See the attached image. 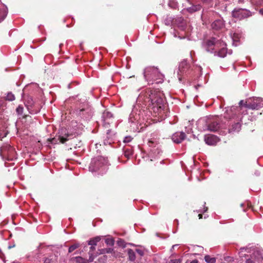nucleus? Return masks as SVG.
<instances>
[{"label":"nucleus","instance_id":"nucleus-1","mask_svg":"<svg viewBox=\"0 0 263 263\" xmlns=\"http://www.w3.org/2000/svg\"><path fill=\"white\" fill-rule=\"evenodd\" d=\"M162 92L158 89H146L139 95L136 104L133 106L129 116V122L133 131L140 132L144 126L145 122L150 118L151 109L156 114L162 115L166 107Z\"/></svg>","mask_w":263,"mask_h":263},{"label":"nucleus","instance_id":"nucleus-2","mask_svg":"<svg viewBox=\"0 0 263 263\" xmlns=\"http://www.w3.org/2000/svg\"><path fill=\"white\" fill-rule=\"evenodd\" d=\"M238 253L240 257H248L244 263H260L263 260V251L254 245L241 248Z\"/></svg>","mask_w":263,"mask_h":263},{"label":"nucleus","instance_id":"nucleus-3","mask_svg":"<svg viewBox=\"0 0 263 263\" xmlns=\"http://www.w3.org/2000/svg\"><path fill=\"white\" fill-rule=\"evenodd\" d=\"M206 51L213 52L214 51L216 52L217 48H220L217 52V55L221 58H224L227 53V49L226 44L223 41H219L213 38L206 42Z\"/></svg>","mask_w":263,"mask_h":263},{"label":"nucleus","instance_id":"nucleus-4","mask_svg":"<svg viewBox=\"0 0 263 263\" xmlns=\"http://www.w3.org/2000/svg\"><path fill=\"white\" fill-rule=\"evenodd\" d=\"M144 78L149 84L162 83L163 81L164 76L157 67H147L143 72Z\"/></svg>","mask_w":263,"mask_h":263},{"label":"nucleus","instance_id":"nucleus-5","mask_svg":"<svg viewBox=\"0 0 263 263\" xmlns=\"http://www.w3.org/2000/svg\"><path fill=\"white\" fill-rule=\"evenodd\" d=\"M107 161L102 156H98L92 159L90 164L89 169L91 172H96L102 169L100 171V173H103L106 170V165Z\"/></svg>","mask_w":263,"mask_h":263},{"label":"nucleus","instance_id":"nucleus-6","mask_svg":"<svg viewBox=\"0 0 263 263\" xmlns=\"http://www.w3.org/2000/svg\"><path fill=\"white\" fill-rule=\"evenodd\" d=\"M245 107L251 109H258L263 107V99L255 98L246 102Z\"/></svg>","mask_w":263,"mask_h":263},{"label":"nucleus","instance_id":"nucleus-7","mask_svg":"<svg viewBox=\"0 0 263 263\" xmlns=\"http://www.w3.org/2000/svg\"><path fill=\"white\" fill-rule=\"evenodd\" d=\"M232 16L238 20H242L252 15V13L246 9L235 8L232 12Z\"/></svg>","mask_w":263,"mask_h":263},{"label":"nucleus","instance_id":"nucleus-8","mask_svg":"<svg viewBox=\"0 0 263 263\" xmlns=\"http://www.w3.org/2000/svg\"><path fill=\"white\" fill-rule=\"evenodd\" d=\"M209 128L208 130L211 132H216L220 127H222V124L220 122V119L217 116L210 117V121H209Z\"/></svg>","mask_w":263,"mask_h":263},{"label":"nucleus","instance_id":"nucleus-9","mask_svg":"<svg viewBox=\"0 0 263 263\" xmlns=\"http://www.w3.org/2000/svg\"><path fill=\"white\" fill-rule=\"evenodd\" d=\"M189 64L186 60H183L179 64L178 69L177 70L178 78L179 81H181V76L187 73L189 70Z\"/></svg>","mask_w":263,"mask_h":263},{"label":"nucleus","instance_id":"nucleus-10","mask_svg":"<svg viewBox=\"0 0 263 263\" xmlns=\"http://www.w3.org/2000/svg\"><path fill=\"white\" fill-rule=\"evenodd\" d=\"M153 142L151 141L148 142L149 146L152 147L148 153V156L151 158V161H152L153 159H155L158 157L161 153V151L159 148L158 146H154L153 147Z\"/></svg>","mask_w":263,"mask_h":263},{"label":"nucleus","instance_id":"nucleus-11","mask_svg":"<svg viewBox=\"0 0 263 263\" xmlns=\"http://www.w3.org/2000/svg\"><path fill=\"white\" fill-rule=\"evenodd\" d=\"M78 114L83 118L89 119L92 116L91 110L87 105L77 110Z\"/></svg>","mask_w":263,"mask_h":263},{"label":"nucleus","instance_id":"nucleus-12","mask_svg":"<svg viewBox=\"0 0 263 263\" xmlns=\"http://www.w3.org/2000/svg\"><path fill=\"white\" fill-rule=\"evenodd\" d=\"M112 115L109 111H104L102 116V122L105 127H108V125L112 122Z\"/></svg>","mask_w":263,"mask_h":263},{"label":"nucleus","instance_id":"nucleus-13","mask_svg":"<svg viewBox=\"0 0 263 263\" xmlns=\"http://www.w3.org/2000/svg\"><path fill=\"white\" fill-rule=\"evenodd\" d=\"M210 121V117L203 118L200 119L198 121V126L199 128L203 131L208 130L209 126V121Z\"/></svg>","mask_w":263,"mask_h":263},{"label":"nucleus","instance_id":"nucleus-14","mask_svg":"<svg viewBox=\"0 0 263 263\" xmlns=\"http://www.w3.org/2000/svg\"><path fill=\"white\" fill-rule=\"evenodd\" d=\"M219 140V139L217 136L213 135L205 136L204 137V141L210 145H215Z\"/></svg>","mask_w":263,"mask_h":263},{"label":"nucleus","instance_id":"nucleus-15","mask_svg":"<svg viewBox=\"0 0 263 263\" xmlns=\"http://www.w3.org/2000/svg\"><path fill=\"white\" fill-rule=\"evenodd\" d=\"M72 136L71 134L67 133L65 129H62L59 136V139L61 143H64L69 139H71Z\"/></svg>","mask_w":263,"mask_h":263},{"label":"nucleus","instance_id":"nucleus-16","mask_svg":"<svg viewBox=\"0 0 263 263\" xmlns=\"http://www.w3.org/2000/svg\"><path fill=\"white\" fill-rule=\"evenodd\" d=\"M185 138V134L183 132H176L172 135V140L176 143H181Z\"/></svg>","mask_w":263,"mask_h":263},{"label":"nucleus","instance_id":"nucleus-17","mask_svg":"<svg viewBox=\"0 0 263 263\" xmlns=\"http://www.w3.org/2000/svg\"><path fill=\"white\" fill-rule=\"evenodd\" d=\"M223 26H224L223 21L221 19L216 20L212 24V28L216 30L220 29Z\"/></svg>","mask_w":263,"mask_h":263},{"label":"nucleus","instance_id":"nucleus-18","mask_svg":"<svg viewBox=\"0 0 263 263\" xmlns=\"http://www.w3.org/2000/svg\"><path fill=\"white\" fill-rule=\"evenodd\" d=\"M101 239L104 240L105 243L109 246H113L115 243V240L112 236H101Z\"/></svg>","mask_w":263,"mask_h":263},{"label":"nucleus","instance_id":"nucleus-19","mask_svg":"<svg viewBox=\"0 0 263 263\" xmlns=\"http://www.w3.org/2000/svg\"><path fill=\"white\" fill-rule=\"evenodd\" d=\"M117 244L118 246L120 247H121L122 248H125L127 247V245H129L131 246H138L137 245H136L132 243H126L123 239L119 238L117 241Z\"/></svg>","mask_w":263,"mask_h":263},{"label":"nucleus","instance_id":"nucleus-20","mask_svg":"<svg viewBox=\"0 0 263 263\" xmlns=\"http://www.w3.org/2000/svg\"><path fill=\"white\" fill-rule=\"evenodd\" d=\"M127 255H128V259L129 261H134L136 259V255L135 252L131 249H128L126 250Z\"/></svg>","mask_w":263,"mask_h":263},{"label":"nucleus","instance_id":"nucleus-21","mask_svg":"<svg viewBox=\"0 0 263 263\" xmlns=\"http://www.w3.org/2000/svg\"><path fill=\"white\" fill-rule=\"evenodd\" d=\"M240 124L237 122L232 125V127L229 129V132H238L240 130Z\"/></svg>","mask_w":263,"mask_h":263},{"label":"nucleus","instance_id":"nucleus-22","mask_svg":"<svg viewBox=\"0 0 263 263\" xmlns=\"http://www.w3.org/2000/svg\"><path fill=\"white\" fill-rule=\"evenodd\" d=\"M201 9V6L200 5H193L191 7H189L186 9V11H187L190 13H193L197 11H199Z\"/></svg>","mask_w":263,"mask_h":263},{"label":"nucleus","instance_id":"nucleus-23","mask_svg":"<svg viewBox=\"0 0 263 263\" xmlns=\"http://www.w3.org/2000/svg\"><path fill=\"white\" fill-rule=\"evenodd\" d=\"M98 252L99 254H108V253H115L114 250L112 248H106V249H99L98 250Z\"/></svg>","mask_w":263,"mask_h":263},{"label":"nucleus","instance_id":"nucleus-24","mask_svg":"<svg viewBox=\"0 0 263 263\" xmlns=\"http://www.w3.org/2000/svg\"><path fill=\"white\" fill-rule=\"evenodd\" d=\"M101 239V236H97L91 239L88 242V244L90 246H96L98 242Z\"/></svg>","mask_w":263,"mask_h":263},{"label":"nucleus","instance_id":"nucleus-25","mask_svg":"<svg viewBox=\"0 0 263 263\" xmlns=\"http://www.w3.org/2000/svg\"><path fill=\"white\" fill-rule=\"evenodd\" d=\"M7 13L8 10L6 7L3 8L2 10H0V23L5 19L7 15Z\"/></svg>","mask_w":263,"mask_h":263},{"label":"nucleus","instance_id":"nucleus-26","mask_svg":"<svg viewBox=\"0 0 263 263\" xmlns=\"http://www.w3.org/2000/svg\"><path fill=\"white\" fill-rule=\"evenodd\" d=\"M240 38V35L237 33H234L232 36V39L233 40V45L236 46L238 45L237 42L239 41Z\"/></svg>","mask_w":263,"mask_h":263},{"label":"nucleus","instance_id":"nucleus-27","mask_svg":"<svg viewBox=\"0 0 263 263\" xmlns=\"http://www.w3.org/2000/svg\"><path fill=\"white\" fill-rule=\"evenodd\" d=\"M164 24L167 26H170L174 24V20L171 17L167 16L164 21Z\"/></svg>","mask_w":263,"mask_h":263},{"label":"nucleus","instance_id":"nucleus-28","mask_svg":"<svg viewBox=\"0 0 263 263\" xmlns=\"http://www.w3.org/2000/svg\"><path fill=\"white\" fill-rule=\"evenodd\" d=\"M99 252L93 253L89 252V258L88 262H92L94 259L99 255Z\"/></svg>","mask_w":263,"mask_h":263},{"label":"nucleus","instance_id":"nucleus-29","mask_svg":"<svg viewBox=\"0 0 263 263\" xmlns=\"http://www.w3.org/2000/svg\"><path fill=\"white\" fill-rule=\"evenodd\" d=\"M204 259L207 263L216 262V258L215 257H212L210 255H205L204 257Z\"/></svg>","mask_w":263,"mask_h":263},{"label":"nucleus","instance_id":"nucleus-30","mask_svg":"<svg viewBox=\"0 0 263 263\" xmlns=\"http://www.w3.org/2000/svg\"><path fill=\"white\" fill-rule=\"evenodd\" d=\"M80 246V244L78 242L75 243L73 245H71L69 247L68 249V252L71 253L73 252L74 250H75L76 249L79 248Z\"/></svg>","mask_w":263,"mask_h":263},{"label":"nucleus","instance_id":"nucleus-31","mask_svg":"<svg viewBox=\"0 0 263 263\" xmlns=\"http://www.w3.org/2000/svg\"><path fill=\"white\" fill-rule=\"evenodd\" d=\"M6 99L9 101H13L15 99V97L13 94H12L11 92L8 93L7 96H6Z\"/></svg>","mask_w":263,"mask_h":263},{"label":"nucleus","instance_id":"nucleus-32","mask_svg":"<svg viewBox=\"0 0 263 263\" xmlns=\"http://www.w3.org/2000/svg\"><path fill=\"white\" fill-rule=\"evenodd\" d=\"M194 249L195 251H199L200 252H201L203 250V247L199 246H194Z\"/></svg>","mask_w":263,"mask_h":263},{"label":"nucleus","instance_id":"nucleus-33","mask_svg":"<svg viewBox=\"0 0 263 263\" xmlns=\"http://www.w3.org/2000/svg\"><path fill=\"white\" fill-rule=\"evenodd\" d=\"M16 111L18 115H22L23 112V107L21 106H19L16 108Z\"/></svg>","mask_w":263,"mask_h":263},{"label":"nucleus","instance_id":"nucleus-34","mask_svg":"<svg viewBox=\"0 0 263 263\" xmlns=\"http://www.w3.org/2000/svg\"><path fill=\"white\" fill-rule=\"evenodd\" d=\"M136 251L140 256H142L144 255V251L143 250L137 249H136Z\"/></svg>","mask_w":263,"mask_h":263},{"label":"nucleus","instance_id":"nucleus-35","mask_svg":"<svg viewBox=\"0 0 263 263\" xmlns=\"http://www.w3.org/2000/svg\"><path fill=\"white\" fill-rule=\"evenodd\" d=\"M132 139L130 136H127L124 138L123 141L124 143H128L132 141Z\"/></svg>","mask_w":263,"mask_h":263},{"label":"nucleus","instance_id":"nucleus-36","mask_svg":"<svg viewBox=\"0 0 263 263\" xmlns=\"http://www.w3.org/2000/svg\"><path fill=\"white\" fill-rule=\"evenodd\" d=\"M180 259H171L168 263H180Z\"/></svg>","mask_w":263,"mask_h":263},{"label":"nucleus","instance_id":"nucleus-37","mask_svg":"<svg viewBox=\"0 0 263 263\" xmlns=\"http://www.w3.org/2000/svg\"><path fill=\"white\" fill-rule=\"evenodd\" d=\"M132 155V152L130 150H127L125 152V156L126 157H129L130 156Z\"/></svg>","mask_w":263,"mask_h":263},{"label":"nucleus","instance_id":"nucleus-38","mask_svg":"<svg viewBox=\"0 0 263 263\" xmlns=\"http://www.w3.org/2000/svg\"><path fill=\"white\" fill-rule=\"evenodd\" d=\"M77 261L79 262H83V258L81 257H78L76 258Z\"/></svg>","mask_w":263,"mask_h":263},{"label":"nucleus","instance_id":"nucleus-39","mask_svg":"<svg viewBox=\"0 0 263 263\" xmlns=\"http://www.w3.org/2000/svg\"><path fill=\"white\" fill-rule=\"evenodd\" d=\"M95 246H91V247H90V250H89V252H93V251H95Z\"/></svg>","mask_w":263,"mask_h":263},{"label":"nucleus","instance_id":"nucleus-40","mask_svg":"<svg viewBox=\"0 0 263 263\" xmlns=\"http://www.w3.org/2000/svg\"><path fill=\"white\" fill-rule=\"evenodd\" d=\"M44 263H50V259L47 258H45Z\"/></svg>","mask_w":263,"mask_h":263},{"label":"nucleus","instance_id":"nucleus-41","mask_svg":"<svg viewBox=\"0 0 263 263\" xmlns=\"http://www.w3.org/2000/svg\"><path fill=\"white\" fill-rule=\"evenodd\" d=\"M245 104H246V103H243V100H241L239 102V104L240 106H242V105H244V106H245Z\"/></svg>","mask_w":263,"mask_h":263},{"label":"nucleus","instance_id":"nucleus-42","mask_svg":"<svg viewBox=\"0 0 263 263\" xmlns=\"http://www.w3.org/2000/svg\"><path fill=\"white\" fill-rule=\"evenodd\" d=\"M178 246V245H173V246L172 247V248H171V252H173V250H174V249L175 247H177V246Z\"/></svg>","mask_w":263,"mask_h":263},{"label":"nucleus","instance_id":"nucleus-43","mask_svg":"<svg viewBox=\"0 0 263 263\" xmlns=\"http://www.w3.org/2000/svg\"><path fill=\"white\" fill-rule=\"evenodd\" d=\"M231 259H232V258L229 256H228L225 258V260L227 261L231 260Z\"/></svg>","mask_w":263,"mask_h":263},{"label":"nucleus","instance_id":"nucleus-44","mask_svg":"<svg viewBox=\"0 0 263 263\" xmlns=\"http://www.w3.org/2000/svg\"><path fill=\"white\" fill-rule=\"evenodd\" d=\"M203 2L204 3H209L211 2L212 0H202Z\"/></svg>","mask_w":263,"mask_h":263},{"label":"nucleus","instance_id":"nucleus-45","mask_svg":"<svg viewBox=\"0 0 263 263\" xmlns=\"http://www.w3.org/2000/svg\"><path fill=\"white\" fill-rule=\"evenodd\" d=\"M259 13L261 14V15H263V8L262 9H260V10H259Z\"/></svg>","mask_w":263,"mask_h":263},{"label":"nucleus","instance_id":"nucleus-46","mask_svg":"<svg viewBox=\"0 0 263 263\" xmlns=\"http://www.w3.org/2000/svg\"><path fill=\"white\" fill-rule=\"evenodd\" d=\"M190 263H198V261L197 260H193Z\"/></svg>","mask_w":263,"mask_h":263},{"label":"nucleus","instance_id":"nucleus-47","mask_svg":"<svg viewBox=\"0 0 263 263\" xmlns=\"http://www.w3.org/2000/svg\"><path fill=\"white\" fill-rule=\"evenodd\" d=\"M208 210V208L207 207H205L204 208V210H203V212H206Z\"/></svg>","mask_w":263,"mask_h":263},{"label":"nucleus","instance_id":"nucleus-48","mask_svg":"<svg viewBox=\"0 0 263 263\" xmlns=\"http://www.w3.org/2000/svg\"><path fill=\"white\" fill-rule=\"evenodd\" d=\"M198 217H199V219H201V218H202V214H199L198 215Z\"/></svg>","mask_w":263,"mask_h":263},{"label":"nucleus","instance_id":"nucleus-49","mask_svg":"<svg viewBox=\"0 0 263 263\" xmlns=\"http://www.w3.org/2000/svg\"><path fill=\"white\" fill-rule=\"evenodd\" d=\"M169 6L171 7H173V6L171 5V2H170L169 4H168Z\"/></svg>","mask_w":263,"mask_h":263},{"label":"nucleus","instance_id":"nucleus-50","mask_svg":"<svg viewBox=\"0 0 263 263\" xmlns=\"http://www.w3.org/2000/svg\"><path fill=\"white\" fill-rule=\"evenodd\" d=\"M232 50H230L228 53H229V54H231L232 53Z\"/></svg>","mask_w":263,"mask_h":263},{"label":"nucleus","instance_id":"nucleus-51","mask_svg":"<svg viewBox=\"0 0 263 263\" xmlns=\"http://www.w3.org/2000/svg\"><path fill=\"white\" fill-rule=\"evenodd\" d=\"M62 45V44H61L60 45V47H61Z\"/></svg>","mask_w":263,"mask_h":263}]
</instances>
